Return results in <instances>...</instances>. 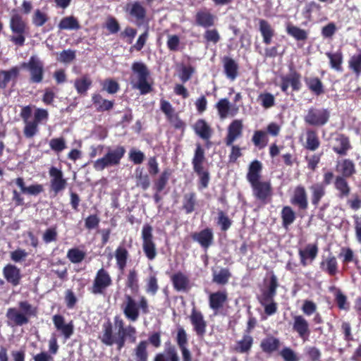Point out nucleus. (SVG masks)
Returning <instances> with one entry per match:
<instances>
[{
  "label": "nucleus",
  "mask_w": 361,
  "mask_h": 361,
  "mask_svg": "<svg viewBox=\"0 0 361 361\" xmlns=\"http://www.w3.org/2000/svg\"><path fill=\"white\" fill-rule=\"evenodd\" d=\"M223 63L226 76L232 80L235 79L238 75V69L237 63L229 57H224Z\"/></svg>",
  "instance_id": "nucleus-28"
},
{
  "label": "nucleus",
  "mask_w": 361,
  "mask_h": 361,
  "mask_svg": "<svg viewBox=\"0 0 361 361\" xmlns=\"http://www.w3.org/2000/svg\"><path fill=\"white\" fill-rule=\"evenodd\" d=\"M170 175L171 172L169 169L165 170L161 173L159 180L155 183V186L158 192H161V190H164L169 180Z\"/></svg>",
  "instance_id": "nucleus-61"
},
{
  "label": "nucleus",
  "mask_w": 361,
  "mask_h": 361,
  "mask_svg": "<svg viewBox=\"0 0 361 361\" xmlns=\"http://www.w3.org/2000/svg\"><path fill=\"white\" fill-rule=\"evenodd\" d=\"M204 159V149L200 145L197 146L194 158L192 159L193 168L195 172H200L202 168V163Z\"/></svg>",
  "instance_id": "nucleus-42"
},
{
  "label": "nucleus",
  "mask_w": 361,
  "mask_h": 361,
  "mask_svg": "<svg viewBox=\"0 0 361 361\" xmlns=\"http://www.w3.org/2000/svg\"><path fill=\"white\" fill-rule=\"evenodd\" d=\"M280 355L284 361H298L295 353L290 348L286 347L280 352Z\"/></svg>",
  "instance_id": "nucleus-64"
},
{
  "label": "nucleus",
  "mask_w": 361,
  "mask_h": 361,
  "mask_svg": "<svg viewBox=\"0 0 361 361\" xmlns=\"http://www.w3.org/2000/svg\"><path fill=\"white\" fill-rule=\"evenodd\" d=\"M167 361H179V357L174 346L169 345L165 348L164 353Z\"/></svg>",
  "instance_id": "nucleus-63"
},
{
  "label": "nucleus",
  "mask_w": 361,
  "mask_h": 361,
  "mask_svg": "<svg viewBox=\"0 0 361 361\" xmlns=\"http://www.w3.org/2000/svg\"><path fill=\"white\" fill-rule=\"evenodd\" d=\"M231 274L226 269H221L219 271H214L213 273V281L218 284H226Z\"/></svg>",
  "instance_id": "nucleus-50"
},
{
  "label": "nucleus",
  "mask_w": 361,
  "mask_h": 361,
  "mask_svg": "<svg viewBox=\"0 0 361 361\" xmlns=\"http://www.w3.org/2000/svg\"><path fill=\"white\" fill-rule=\"evenodd\" d=\"M227 300V294L224 291L211 293L209 298V307L214 310H218L223 307Z\"/></svg>",
  "instance_id": "nucleus-26"
},
{
  "label": "nucleus",
  "mask_w": 361,
  "mask_h": 361,
  "mask_svg": "<svg viewBox=\"0 0 361 361\" xmlns=\"http://www.w3.org/2000/svg\"><path fill=\"white\" fill-rule=\"evenodd\" d=\"M257 101L264 108L269 109L274 105L275 98L271 93H261L258 96Z\"/></svg>",
  "instance_id": "nucleus-52"
},
{
  "label": "nucleus",
  "mask_w": 361,
  "mask_h": 361,
  "mask_svg": "<svg viewBox=\"0 0 361 361\" xmlns=\"http://www.w3.org/2000/svg\"><path fill=\"white\" fill-rule=\"evenodd\" d=\"M19 72L20 68L17 66L12 67L8 71H0V88H6L11 80L17 78Z\"/></svg>",
  "instance_id": "nucleus-24"
},
{
  "label": "nucleus",
  "mask_w": 361,
  "mask_h": 361,
  "mask_svg": "<svg viewBox=\"0 0 361 361\" xmlns=\"http://www.w3.org/2000/svg\"><path fill=\"white\" fill-rule=\"evenodd\" d=\"M326 55L329 58L330 61V66L331 68L337 71H342V63H343V54L341 51H338L335 53L327 52Z\"/></svg>",
  "instance_id": "nucleus-40"
},
{
  "label": "nucleus",
  "mask_w": 361,
  "mask_h": 361,
  "mask_svg": "<svg viewBox=\"0 0 361 361\" xmlns=\"http://www.w3.org/2000/svg\"><path fill=\"white\" fill-rule=\"evenodd\" d=\"M111 283V279L108 272L104 269H101L97 271L95 276L92 286V293L94 294L102 293Z\"/></svg>",
  "instance_id": "nucleus-10"
},
{
  "label": "nucleus",
  "mask_w": 361,
  "mask_h": 361,
  "mask_svg": "<svg viewBox=\"0 0 361 361\" xmlns=\"http://www.w3.org/2000/svg\"><path fill=\"white\" fill-rule=\"evenodd\" d=\"M148 343L146 341H140L135 348L136 361H147L148 353L147 351Z\"/></svg>",
  "instance_id": "nucleus-43"
},
{
  "label": "nucleus",
  "mask_w": 361,
  "mask_h": 361,
  "mask_svg": "<svg viewBox=\"0 0 361 361\" xmlns=\"http://www.w3.org/2000/svg\"><path fill=\"white\" fill-rule=\"evenodd\" d=\"M92 84L89 77L85 75L75 80L74 86L79 94H84L87 92Z\"/></svg>",
  "instance_id": "nucleus-46"
},
{
  "label": "nucleus",
  "mask_w": 361,
  "mask_h": 361,
  "mask_svg": "<svg viewBox=\"0 0 361 361\" xmlns=\"http://www.w3.org/2000/svg\"><path fill=\"white\" fill-rule=\"evenodd\" d=\"M290 202L301 209H306L307 208V195L303 186L298 185L295 188Z\"/></svg>",
  "instance_id": "nucleus-15"
},
{
  "label": "nucleus",
  "mask_w": 361,
  "mask_h": 361,
  "mask_svg": "<svg viewBox=\"0 0 361 361\" xmlns=\"http://www.w3.org/2000/svg\"><path fill=\"white\" fill-rule=\"evenodd\" d=\"M22 67L29 71L31 82H42L44 75V63L37 56H32L27 62L22 64Z\"/></svg>",
  "instance_id": "nucleus-6"
},
{
  "label": "nucleus",
  "mask_w": 361,
  "mask_h": 361,
  "mask_svg": "<svg viewBox=\"0 0 361 361\" xmlns=\"http://www.w3.org/2000/svg\"><path fill=\"white\" fill-rule=\"evenodd\" d=\"M195 195L194 193L186 194L184 196L183 207L187 213H191L195 208Z\"/></svg>",
  "instance_id": "nucleus-58"
},
{
  "label": "nucleus",
  "mask_w": 361,
  "mask_h": 361,
  "mask_svg": "<svg viewBox=\"0 0 361 361\" xmlns=\"http://www.w3.org/2000/svg\"><path fill=\"white\" fill-rule=\"evenodd\" d=\"M312 192V203L317 206L321 199L325 195V187L322 183H315L310 188Z\"/></svg>",
  "instance_id": "nucleus-35"
},
{
  "label": "nucleus",
  "mask_w": 361,
  "mask_h": 361,
  "mask_svg": "<svg viewBox=\"0 0 361 361\" xmlns=\"http://www.w3.org/2000/svg\"><path fill=\"white\" fill-rule=\"evenodd\" d=\"M319 145L320 142L317 133L313 130H307L305 148L310 151H315Z\"/></svg>",
  "instance_id": "nucleus-37"
},
{
  "label": "nucleus",
  "mask_w": 361,
  "mask_h": 361,
  "mask_svg": "<svg viewBox=\"0 0 361 361\" xmlns=\"http://www.w3.org/2000/svg\"><path fill=\"white\" fill-rule=\"evenodd\" d=\"M318 248L316 245L309 244L305 249L299 250V255L300 257L301 264L303 266H307L309 263L312 262L317 257Z\"/></svg>",
  "instance_id": "nucleus-19"
},
{
  "label": "nucleus",
  "mask_w": 361,
  "mask_h": 361,
  "mask_svg": "<svg viewBox=\"0 0 361 361\" xmlns=\"http://www.w3.org/2000/svg\"><path fill=\"white\" fill-rule=\"evenodd\" d=\"M194 129L195 133L204 140H207L211 137V128L206 121L202 119H200L195 123Z\"/></svg>",
  "instance_id": "nucleus-33"
},
{
  "label": "nucleus",
  "mask_w": 361,
  "mask_h": 361,
  "mask_svg": "<svg viewBox=\"0 0 361 361\" xmlns=\"http://www.w3.org/2000/svg\"><path fill=\"white\" fill-rule=\"evenodd\" d=\"M152 231V227L149 224L144 225L142 228V249L149 260L154 259L157 254Z\"/></svg>",
  "instance_id": "nucleus-8"
},
{
  "label": "nucleus",
  "mask_w": 361,
  "mask_h": 361,
  "mask_svg": "<svg viewBox=\"0 0 361 361\" xmlns=\"http://www.w3.org/2000/svg\"><path fill=\"white\" fill-rule=\"evenodd\" d=\"M18 307L8 308L6 312L7 324L10 326L27 324L31 317L37 315V308L27 301H20Z\"/></svg>",
  "instance_id": "nucleus-3"
},
{
  "label": "nucleus",
  "mask_w": 361,
  "mask_h": 361,
  "mask_svg": "<svg viewBox=\"0 0 361 361\" xmlns=\"http://www.w3.org/2000/svg\"><path fill=\"white\" fill-rule=\"evenodd\" d=\"M300 75L296 72H292L282 77L281 87L283 92H286L288 87L291 86L293 90H298L301 87Z\"/></svg>",
  "instance_id": "nucleus-16"
},
{
  "label": "nucleus",
  "mask_w": 361,
  "mask_h": 361,
  "mask_svg": "<svg viewBox=\"0 0 361 361\" xmlns=\"http://www.w3.org/2000/svg\"><path fill=\"white\" fill-rule=\"evenodd\" d=\"M329 117L330 112L326 109L312 107L308 109L304 120L308 125L322 126L329 121Z\"/></svg>",
  "instance_id": "nucleus-7"
},
{
  "label": "nucleus",
  "mask_w": 361,
  "mask_h": 361,
  "mask_svg": "<svg viewBox=\"0 0 361 361\" xmlns=\"http://www.w3.org/2000/svg\"><path fill=\"white\" fill-rule=\"evenodd\" d=\"M262 169V165L261 162L257 160L251 162L246 176L250 185L259 181Z\"/></svg>",
  "instance_id": "nucleus-23"
},
{
  "label": "nucleus",
  "mask_w": 361,
  "mask_h": 361,
  "mask_svg": "<svg viewBox=\"0 0 361 361\" xmlns=\"http://www.w3.org/2000/svg\"><path fill=\"white\" fill-rule=\"evenodd\" d=\"M49 147L53 151L57 153L61 152L66 148V140L63 137L51 139L49 141Z\"/></svg>",
  "instance_id": "nucleus-53"
},
{
  "label": "nucleus",
  "mask_w": 361,
  "mask_h": 361,
  "mask_svg": "<svg viewBox=\"0 0 361 361\" xmlns=\"http://www.w3.org/2000/svg\"><path fill=\"white\" fill-rule=\"evenodd\" d=\"M67 257L71 262L79 263L85 258V254L78 249H71L67 253Z\"/></svg>",
  "instance_id": "nucleus-57"
},
{
  "label": "nucleus",
  "mask_w": 361,
  "mask_h": 361,
  "mask_svg": "<svg viewBox=\"0 0 361 361\" xmlns=\"http://www.w3.org/2000/svg\"><path fill=\"white\" fill-rule=\"evenodd\" d=\"M261 304L264 307V312L268 315H271L276 312V303L273 299L262 298L260 300Z\"/></svg>",
  "instance_id": "nucleus-56"
},
{
  "label": "nucleus",
  "mask_w": 361,
  "mask_h": 361,
  "mask_svg": "<svg viewBox=\"0 0 361 361\" xmlns=\"http://www.w3.org/2000/svg\"><path fill=\"white\" fill-rule=\"evenodd\" d=\"M75 58V51L71 49L63 50L59 54L58 61L68 63Z\"/></svg>",
  "instance_id": "nucleus-60"
},
{
  "label": "nucleus",
  "mask_w": 361,
  "mask_h": 361,
  "mask_svg": "<svg viewBox=\"0 0 361 361\" xmlns=\"http://www.w3.org/2000/svg\"><path fill=\"white\" fill-rule=\"evenodd\" d=\"M114 326L117 330V336H113L112 325L111 322L103 324V333L100 339L106 345H117L118 349L121 350L125 345L126 339L128 338L131 342L136 341V329L132 325H124L123 320L116 316L114 317Z\"/></svg>",
  "instance_id": "nucleus-1"
},
{
  "label": "nucleus",
  "mask_w": 361,
  "mask_h": 361,
  "mask_svg": "<svg viewBox=\"0 0 361 361\" xmlns=\"http://www.w3.org/2000/svg\"><path fill=\"white\" fill-rule=\"evenodd\" d=\"M253 343L252 337L249 334L243 336V338L236 343L234 350L240 353H245L250 351Z\"/></svg>",
  "instance_id": "nucleus-36"
},
{
  "label": "nucleus",
  "mask_w": 361,
  "mask_h": 361,
  "mask_svg": "<svg viewBox=\"0 0 361 361\" xmlns=\"http://www.w3.org/2000/svg\"><path fill=\"white\" fill-rule=\"evenodd\" d=\"M194 240L198 242L204 248L209 247L213 240V233L209 228H206L192 235Z\"/></svg>",
  "instance_id": "nucleus-22"
},
{
  "label": "nucleus",
  "mask_w": 361,
  "mask_h": 361,
  "mask_svg": "<svg viewBox=\"0 0 361 361\" xmlns=\"http://www.w3.org/2000/svg\"><path fill=\"white\" fill-rule=\"evenodd\" d=\"M38 125L34 121L25 122L24 135L27 137H32L38 132Z\"/></svg>",
  "instance_id": "nucleus-55"
},
{
  "label": "nucleus",
  "mask_w": 361,
  "mask_h": 361,
  "mask_svg": "<svg viewBox=\"0 0 361 361\" xmlns=\"http://www.w3.org/2000/svg\"><path fill=\"white\" fill-rule=\"evenodd\" d=\"M126 11L137 20H143L146 11L139 2H133L126 6Z\"/></svg>",
  "instance_id": "nucleus-29"
},
{
  "label": "nucleus",
  "mask_w": 361,
  "mask_h": 361,
  "mask_svg": "<svg viewBox=\"0 0 361 361\" xmlns=\"http://www.w3.org/2000/svg\"><path fill=\"white\" fill-rule=\"evenodd\" d=\"M3 273L8 282L13 286L19 284L21 278L20 271L16 266L12 264L6 265L4 268Z\"/></svg>",
  "instance_id": "nucleus-20"
},
{
  "label": "nucleus",
  "mask_w": 361,
  "mask_h": 361,
  "mask_svg": "<svg viewBox=\"0 0 361 361\" xmlns=\"http://www.w3.org/2000/svg\"><path fill=\"white\" fill-rule=\"evenodd\" d=\"M198 25L207 27L214 25L216 17L207 11H200L195 16Z\"/></svg>",
  "instance_id": "nucleus-25"
},
{
  "label": "nucleus",
  "mask_w": 361,
  "mask_h": 361,
  "mask_svg": "<svg viewBox=\"0 0 361 361\" xmlns=\"http://www.w3.org/2000/svg\"><path fill=\"white\" fill-rule=\"evenodd\" d=\"M51 177L50 187L55 194L63 190L67 185L66 180L63 178V172L56 167H51L49 171Z\"/></svg>",
  "instance_id": "nucleus-9"
},
{
  "label": "nucleus",
  "mask_w": 361,
  "mask_h": 361,
  "mask_svg": "<svg viewBox=\"0 0 361 361\" xmlns=\"http://www.w3.org/2000/svg\"><path fill=\"white\" fill-rule=\"evenodd\" d=\"M286 31L288 34L297 40H305L307 38V33L305 30L293 25L288 24L286 27Z\"/></svg>",
  "instance_id": "nucleus-47"
},
{
  "label": "nucleus",
  "mask_w": 361,
  "mask_h": 361,
  "mask_svg": "<svg viewBox=\"0 0 361 361\" xmlns=\"http://www.w3.org/2000/svg\"><path fill=\"white\" fill-rule=\"evenodd\" d=\"M216 109L221 119L226 118L229 114L234 116L237 111V109L234 112L230 113L231 104L227 99H221L216 104Z\"/></svg>",
  "instance_id": "nucleus-38"
},
{
  "label": "nucleus",
  "mask_w": 361,
  "mask_h": 361,
  "mask_svg": "<svg viewBox=\"0 0 361 361\" xmlns=\"http://www.w3.org/2000/svg\"><path fill=\"white\" fill-rule=\"evenodd\" d=\"M337 169L343 175V177H350L355 172L354 163L350 159H343L339 161L337 165Z\"/></svg>",
  "instance_id": "nucleus-34"
},
{
  "label": "nucleus",
  "mask_w": 361,
  "mask_h": 361,
  "mask_svg": "<svg viewBox=\"0 0 361 361\" xmlns=\"http://www.w3.org/2000/svg\"><path fill=\"white\" fill-rule=\"evenodd\" d=\"M159 290L158 280L155 274L149 275L146 279L145 291L147 293L154 295Z\"/></svg>",
  "instance_id": "nucleus-45"
},
{
  "label": "nucleus",
  "mask_w": 361,
  "mask_h": 361,
  "mask_svg": "<svg viewBox=\"0 0 361 361\" xmlns=\"http://www.w3.org/2000/svg\"><path fill=\"white\" fill-rule=\"evenodd\" d=\"M126 285L133 291L136 292L138 290L137 276L135 270H130L128 279Z\"/></svg>",
  "instance_id": "nucleus-59"
},
{
  "label": "nucleus",
  "mask_w": 361,
  "mask_h": 361,
  "mask_svg": "<svg viewBox=\"0 0 361 361\" xmlns=\"http://www.w3.org/2000/svg\"><path fill=\"white\" fill-rule=\"evenodd\" d=\"M293 319V329L298 333L302 339L306 341L310 334L308 322L302 315H295Z\"/></svg>",
  "instance_id": "nucleus-13"
},
{
  "label": "nucleus",
  "mask_w": 361,
  "mask_h": 361,
  "mask_svg": "<svg viewBox=\"0 0 361 361\" xmlns=\"http://www.w3.org/2000/svg\"><path fill=\"white\" fill-rule=\"evenodd\" d=\"M174 288L178 291H187L190 288L188 277L182 272H177L171 276Z\"/></svg>",
  "instance_id": "nucleus-21"
},
{
  "label": "nucleus",
  "mask_w": 361,
  "mask_h": 361,
  "mask_svg": "<svg viewBox=\"0 0 361 361\" xmlns=\"http://www.w3.org/2000/svg\"><path fill=\"white\" fill-rule=\"evenodd\" d=\"M334 186L338 191V197L340 198H343L349 195L350 188L347 180L343 176H338L336 178Z\"/></svg>",
  "instance_id": "nucleus-30"
},
{
  "label": "nucleus",
  "mask_w": 361,
  "mask_h": 361,
  "mask_svg": "<svg viewBox=\"0 0 361 361\" xmlns=\"http://www.w3.org/2000/svg\"><path fill=\"white\" fill-rule=\"evenodd\" d=\"M283 224L285 228L293 223L295 219V214L288 206L284 207L281 212Z\"/></svg>",
  "instance_id": "nucleus-49"
},
{
  "label": "nucleus",
  "mask_w": 361,
  "mask_h": 361,
  "mask_svg": "<svg viewBox=\"0 0 361 361\" xmlns=\"http://www.w3.org/2000/svg\"><path fill=\"white\" fill-rule=\"evenodd\" d=\"M121 310L127 319L135 322L138 319L140 312L144 314L149 312V302L144 295L140 296L136 301L131 295H125Z\"/></svg>",
  "instance_id": "nucleus-2"
},
{
  "label": "nucleus",
  "mask_w": 361,
  "mask_h": 361,
  "mask_svg": "<svg viewBox=\"0 0 361 361\" xmlns=\"http://www.w3.org/2000/svg\"><path fill=\"white\" fill-rule=\"evenodd\" d=\"M267 133L262 130H257L255 132L252 140L255 146L264 147L267 145Z\"/></svg>",
  "instance_id": "nucleus-54"
},
{
  "label": "nucleus",
  "mask_w": 361,
  "mask_h": 361,
  "mask_svg": "<svg viewBox=\"0 0 361 361\" xmlns=\"http://www.w3.org/2000/svg\"><path fill=\"white\" fill-rule=\"evenodd\" d=\"M132 71L136 75V81H132L133 87L139 90L142 94L149 92L152 87L147 81L149 71L147 66L142 62H135L132 65Z\"/></svg>",
  "instance_id": "nucleus-5"
},
{
  "label": "nucleus",
  "mask_w": 361,
  "mask_h": 361,
  "mask_svg": "<svg viewBox=\"0 0 361 361\" xmlns=\"http://www.w3.org/2000/svg\"><path fill=\"white\" fill-rule=\"evenodd\" d=\"M190 319L196 334L200 337H203L206 333L207 328V322L204 319L203 314L193 309L190 316Z\"/></svg>",
  "instance_id": "nucleus-12"
},
{
  "label": "nucleus",
  "mask_w": 361,
  "mask_h": 361,
  "mask_svg": "<svg viewBox=\"0 0 361 361\" xmlns=\"http://www.w3.org/2000/svg\"><path fill=\"white\" fill-rule=\"evenodd\" d=\"M125 152L126 149L122 146H118L114 149H109L102 158L94 162L93 167L96 171H101L106 168L118 165Z\"/></svg>",
  "instance_id": "nucleus-4"
},
{
  "label": "nucleus",
  "mask_w": 361,
  "mask_h": 361,
  "mask_svg": "<svg viewBox=\"0 0 361 361\" xmlns=\"http://www.w3.org/2000/svg\"><path fill=\"white\" fill-rule=\"evenodd\" d=\"M49 20V16L45 11L36 9L32 16V22L36 27L43 26Z\"/></svg>",
  "instance_id": "nucleus-44"
},
{
  "label": "nucleus",
  "mask_w": 361,
  "mask_h": 361,
  "mask_svg": "<svg viewBox=\"0 0 361 361\" xmlns=\"http://www.w3.org/2000/svg\"><path fill=\"white\" fill-rule=\"evenodd\" d=\"M279 345L280 341L279 339L269 337L262 341L261 348L266 353H272L279 348Z\"/></svg>",
  "instance_id": "nucleus-41"
},
{
  "label": "nucleus",
  "mask_w": 361,
  "mask_h": 361,
  "mask_svg": "<svg viewBox=\"0 0 361 361\" xmlns=\"http://www.w3.org/2000/svg\"><path fill=\"white\" fill-rule=\"evenodd\" d=\"M243 121L235 119L228 126L227 129V135L225 138V143L227 146H231L232 144L243 134Z\"/></svg>",
  "instance_id": "nucleus-11"
},
{
  "label": "nucleus",
  "mask_w": 361,
  "mask_h": 361,
  "mask_svg": "<svg viewBox=\"0 0 361 361\" xmlns=\"http://www.w3.org/2000/svg\"><path fill=\"white\" fill-rule=\"evenodd\" d=\"M349 66L355 73L359 74L361 72V54L353 56L349 61Z\"/></svg>",
  "instance_id": "nucleus-62"
},
{
  "label": "nucleus",
  "mask_w": 361,
  "mask_h": 361,
  "mask_svg": "<svg viewBox=\"0 0 361 361\" xmlns=\"http://www.w3.org/2000/svg\"><path fill=\"white\" fill-rule=\"evenodd\" d=\"M53 322L57 330L60 331L66 339L69 338L73 333V325L71 322L65 323L64 318L61 315H54Z\"/></svg>",
  "instance_id": "nucleus-18"
},
{
  "label": "nucleus",
  "mask_w": 361,
  "mask_h": 361,
  "mask_svg": "<svg viewBox=\"0 0 361 361\" xmlns=\"http://www.w3.org/2000/svg\"><path fill=\"white\" fill-rule=\"evenodd\" d=\"M259 23V31L263 37V41L266 44H269L271 42L274 31L267 21L261 19Z\"/></svg>",
  "instance_id": "nucleus-31"
},
{
  "label": "nucleus",
  "mask_w": 361,
  "mask_h": 361,
  "mask_svg": "<svg viewBox=\"0 0 361 361\" xmlns=\"http://www.w3.org/2000/svg\"><path fill=\"white\" fill-rule=\"evenodd\" d=\"M58 27L60 30H78L80 28L78 19L73 16L63 18L59 22Z\"/></svg>",
  "instance_id": "nucleus-32"
},
{
  "label": "nucleus",
  "mask_w": 361,
  "mask_h": 361,
  "mask_svg": "<svg viewBox=\"0 0 361 361\" xmlns=\"http://www.w3.org/2000/svg\"><path fill=\"white\" fill-rule=\"evenodd\" d=\"M333 149L340 155H345L348 150L350 148L349 140L343 135L338 134L333 140Z\"/></svg>",
  "instance_id": "nucleus-17"
},
{
  "label": "nucleus",
  "mask_w": 361,
  "mask_h": 361,
  "mask_svg": "<svg viewBox=\"0 0 361 361\" xmlns=\"http://www.w3.org/2000/svg\"><path fill=\"white\" fill-rule=\"evenodd\" d=\"M322 269L326 271L329 274L334 275L337 271V262L334 257L326 258L322 263Z\"/></svg>",
  "instance_id": "nucleus-51"
},
{
  "label": "nucleus",
  "mask_w": 361,
  "mask_h": 361,
  "mask_svg": "<svg viewBox=\"0 0 361 361\" xmlns=\"http://www.w3.org/2000/svg\"><path fill=\"white\" fill-rule=\"evenodd\" d=\"M115 257L120 270L123 271L126 266L128 252L123 246H119L115 251Z\"/></svg>",
  "instance_id": "nucleus-39"
},
{
  "label": "nucleus",
  "mask_w": 361,
  "mask_h": 361,
  "mask_svg": "<svg viewBox=\"0 0 361 361\" xmlns=\"http://www.w3.org/2000/svg\"><path fill=\"white\" fill-rule=\"evenodd\" d=\"M10 28L13 33L25 32L26 24L20 14L17 13L12 14L10 19Z\"/></svg>",
  "instance_id": "nucleus-27"
},
{
  "label": "nucleus",
  "mask_w": 361,
  "mask_h": 361,
  "mask_svg": "<svg viewBox=\"0 0 361 361\" xmlns=\"http://www.w3.org/2000/svg\"><path fill=\"white\" fill-rule=\"evenodd\" d=\"M306 84L309 89L317 95H319L324 92L322 83L317 78L306 79Z\"/></svg>",
  "instance_id": "nucleus-48"
},
{
  "label": "nucleus",
  "mask_w": 361,
  "mask_h": 361,
  "mask_svg": "<svg viewBox=\"0 0 361 361\" xmlns=\"http://www.w3.org/2000/svg\"><path fill=\"white\" fill-rule=\"evenodd\" d=\"M253 195L262 201H264L271 194V186L269 181H258L251 185Z\"/></svg>",
  "instance_id": "nucleus-14"
}]
</instances>
